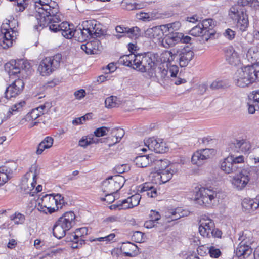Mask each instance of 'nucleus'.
<instances>
[{
  "label": "nucleus",
  "instance_id": "nucleus-1",
  "mask_svg": "<svg viewBox=\"0 0 259 259\" xmlns=\"http://www.w3.org/2000/svg\"><path fill=\"white\" fill-rule=\"evenodd\" d=\"M35 9L37 13L35 16L37 24L34 28L38 30L39 27L49 26V29L54 32H61L65 38L70 37V24L63 22L60 24L61 17L58 14V5L53 2L52 5L42 2L41 0H34Z\"/></svg>",
  "mask_w": 259,
  "mask_h": 259
},
{
  "label": "nucleus",
  "instance_id": "nucleus-2",
  "mask_svg": "<svg viewBox=\"0 0 259 259\" xmlns=\"http://www.w3.org/2000/svg\"><path fill=\"white\" fill-rule=\"evenodd\" d=\"M71 36L67 39L75 37L79 42H83L90 39L99 37L104 34L101 24L95 20H89L82 22L78 28L74 30V26L70 24Z\"/></svg>",
  "mask_w": 259,
  "mask_h": 259
},
{
  "label": "nucleus",
  "instance_id": "nucleus-3",
  "mask_svg": "<svg viewBox=\"0 0 259 259\" xmlns=\"http://www.w3.org/2000/svg\"><path fill=\"white\" fill-rule=\"evenodd\" d=\"M235 84L240 88L248 87L259 81V66H243L233 76Z\"/></svg>",
  "mask_w": 259,
  "mask_h": 259
},
{
  "label": "nucleus",
  "instance_id": "nucleus-4",
  "mask_svg": "<svg viewBox=\"0 0 259 259\" xmlns=\"http://www.w3.org/2000/svg\"><path fill=\"white\" fill-rule=\"evenodd\" d=\"M158 54L150 52L138 54L137 55L130 54L123 55L118 60V65H158Z\"/></svg>",
  "mask_w": 259,
  "mask_h": 259
},
{
  "label": "nucleus",
  "instance_id": "nucleus-5",
  "mask_svg": "<svg viewBox=\"0 0 259 259\" xmlns=\"http://www.w3.org/2000/svg\"><path fill=\"white\" fill-rule=\"evenodd\" d=\"M230 19L237 22V26L242 32L246 31L249 26L248 15L246 9L239 5L232 6L229 11Z\"/></svg>",
  "mask_w": 259,
  "mask_h": 259
},
{
  "label": "nucleus",
  "instance_id": "nucleus-6",
  "mask_svg": "<svg viewBox=\"0 0 259 259\" xmlns=\"http://www.w3.org/2000/svg\"><path fill=\"white\" fill-rule=\"evenodd\" d=\"M217 195V193L212 190L201 188L196 192L195 200L200 205L211 208L217 204L218 202Z\"/></svg>",
  "mask_w": 259,
  "mask_h": 259
},
{
  "label": "nucleus",
  "instance_id": "nucleus-7",
  "mask_svg": "<svg viewBox=\"0 0 259 259\" xmlns=\"http://www.w3.org/2000/svg\"><path fill=\"white\" fill-rule=\"evenodd\" d=\"M229 153V156L223 159L220 165L221 169L228 174L234 173L238 170L241 167V165L244 162L243 156H237L231 152Z\"/></svg>",
  "mask_w": 259,
  "mask_h": 259
},
{
  "label": "nucleus",
  "instance_id": "nucleus-8",
  "mask_svg": "<svg viewBox=\"0 0 259 259\" xmlns=\"http://www.w3.org/2000/svg\"><path fill=\"white\" fill-rule=\"evenodd\" d=\"M40 174V169L36 163L31 165L29 171L27 172L22 179L21 188L26 193L35 188L37 182V178Z\"/></svg>",
  "mask_w": 259,
  "mask_h": 259
},
{
  "label": "nucleus",
  "instance_id": "nucleus-9",
  "mask_svg": "<svg viewBox=\"0 0 259 259\" xmlns=\"http://www.w3.org/2000/svg\"><path fill=\"white\" fill-rule=\"evenodd\" d=\"M125 179L121 175L110 176L102 183V190L104 193L115 194L123 186Z\"/></svg>",
  "mask_w": 259,
  "mask_h": 259
},
{
  "label": "nucleus",
  "instance_id": "nucleus-10",
  "mask_svg": "<svg viewBox=\"0 0 259 259\" xmlns=\"http://www.w3.org/2000/svg\"><path fill=\"white\" fill-rule=\"evenodd\" d=\"M250 142L244 139H234L228 143L227 151L236 155L238 153H248L251 150Z\"/></svg>",
  "mask_w": 259,
  "mask_h": 259
},
{
  "label": "nucleus",
  "instance_id": "nucleus-11",
  "mask_svg": "<svg viewBox=\"0 0 259 259\" xmlns=\"http://www.w3.org/2000/svg\"><path fill=\"white\" fill-rule=\"evenodd\" d=\"M55 203L53 198V194H45L41 198H38L37 201V209L38 211L47 214L48 212L51 214L56 211L55 207L52 206Z\"/></svg>",
  "mask_w": 259,
  "mask_h": 259
},
{
  "label": "nucleus",
  "instance_id": "nucleus-12",
  "mask_svg": "<svg viewBox=\"0 0 259 259\" xmlns=\"http://www.w3.org/2000/svg\"><path fill=\"white\" fill-rule=\"evenodd\" d=\"M253 168H243L239 174L233 177L232 184L238 190H242L247 184L250 180L251 169Z\"/></svg>",
  "mask_w": 259,
  "mask_h": 259
},
{
  "label": "nucleus",
  "instance_id": "nucleus-13",
  "mask_svg": "<svg viewBox=\"0 0 259 259\" xmlns=\"http://www.w3.org/2000/svg\"><path fill=\"white\" fill-rule=\"evenodd\" d=\"M240 236L239 240H241L238 247L235 250L236 255L239 259H245L249 256L252 253V248L250 246L252 241L248 242L246 239H243Z\"/></svg>",
  "mask_w": 259,
  "mask_h": 259
},
{
  "label": "nucleus",
  "instance_id": "nucleus-14",
  "mask_svg": "<svg viewBox=\"0 0 259 259\" xmlns=\"http://www.w3.org/2000/svg\"><path fill=\"white\" fill-rule=\"evenodd\" d=\"M24 87L23 80L16 79L8 87L5 92V98L8 100L12 97H15L21 94Z\"/></svg>",
  "mask_w": 259,
  "mask_h": 259
},
{
  "label": "nucleus",
  "instance_id": "nucleus-15",
  "mask_svg": "<svg viewBox=\"0 0 259 259\" xmlns=\"http://www.w3.org/2000/svg\"><path fill=\"white\" fill-rule=\"evenodd\" d=\"M214 227L213 221L208 216H202L199 221V231L204 237L210 238V232Z\"/></svg>",
  "mask_w": 259,
  "mask_h": 259
},
{
  "label": "nucleus",
  "instance_id": "nucleus-16",
  "mask_svg": "<svg viewBox=\"0 0 259 259\" xmlns=\"http://www.w3.org/2000/svg\"><path fill=\"white\" fill-rule=\"evenodd\" d=\"M145 144L149 149L157 153H165L168 150L164 142L161 139H156L154 137H151L147 139Z\"/></svg>",
  "mask_w": 259,
  "mask_h": 259
},
{
  "label": "nucleus",
  "instance_id": "nucleus-17",
  "mask_svg": "<svg viewBox=\"0 0 259 259\" xmlns=\"http://www.w3.org/2000/svg\"><path fill=\"white\" fill-rule=\"evenodd\" d=\"M213 151L212 149H203L196 151L192 156V163L198 166L202 165L205 160L210 158Z\"/></svg>",
  "mask_w": 259,
  "mask_h": 259
},
{
  "label": "nucleus",
  "instance_id": "nucleus-18",
  "mask_svg": "<svg viewBox=\"0 0 259 259\" xmlns=\"http://www.w3.org/2000/svg\"><path fill=\"white\" fill-rule=\"evenodd\" d=\"M75 215L72 211L64 213L56 222L63 227L67 231L69 230L75 224Z\"/></svg>",
  "mask_w": 259,
  "mask_h": 259
},
{
  "label": "nucleus",
  "instance_id": "nucleus-19",
  "mask_svg": "<svg viewBox=\"0 0 259 259\" xmlns=\"http://www.w3.org/2000/svg\"><path fill=\"white\" fill-rule=\"evenodd\" d=\"M180 36L179 32H169L168 33L165 34L160 41L161 45L165 48L172 47L180 42Z\"/></svg>",
  "mask_w": 259,
  "mask_h": 259
},
{
  "label": "nucleus",
  "instance_id": "nucleus-20",
  "mask_svg": "<svg viewBox=\"0 0 259 259\" xmlns=\"http://www.w3.org/2000/svg\"><path fill=\"white\" fill-rule=\"evenodd\" d=\"M1 31L3 37L0 40V45L3 49H6L12 46L13 41L16 38V34H12L11 31L4 26H1Z\"/></svg>",
  "mask_w": 259,
  "mask_h": 259
},
{
  "label": "nucleus",
  "instance_id": "nucleus-21",
  "mask_svg": "<svg viewBox=\"0 0 259 259\" xmlns=\"http://www.w3.org/2000/svg\"><path fill=\"white\" fill-rule=\"evenodd\" d=\"M166 66V68L164 67V66H158L157 67V71L156 74V78L161 79L162 80L165 79L166 78H168L167 76L168 70H169L170 76L172 77H176L179 72L178 66Z\"/></svg>",
  "mask_w": 259,
  "mask_h": 259
},
{
  "label": "nucleus",
  "instance_id": "nucleus-22",
  "mask_svg": "<svg viewBox=\"0 0 259 259\" xmlns=\"http://www.w3.org/2000/svg\"><path fill=\"white\" fill-rule=\"evenodd\" d=\"M165 28L164 25L149 28L145 31V36L150 38L162 39L166 33Z\"/></svg>",
  "mask_w": 259,
  "mask_h": 259
},
{
  "label": "nucleus",
  "instance_id": "nucleus-23",
  "mask_svg": "<svg viewBox=\"0 0 259 259\" xmlns=\"http://www.w3.org/2000/svg\"><path fill=\"white\" fill-rule=\"evenodd\" d=\"M248 110L250 114H253L259 110V90L254 91L248 96Z\"/></svg>",
  "mask_w": 259,
  "mask_h": 259
},
{
  "label": "nucleus",
  "instance_id": "nucleus-24",
  "mask_svg": "<svg viewBox=\"0 0 259 259\" xmlns=\"http://www.w3.org/2000/svg\"><path fill=\"white\" fill-rule=\"evenodd\" d=\"M204 31L205 39L208 40L209 38L214 36L215 32L213 30L214 27V21L212 19H205L200 23Z\"/></svg>",
  "mask_w": 259,
  "mask_h": 259
},
{
  "label": "nucleus",
  "instance_id": "nucleus-25",
  "mask_svg": "<svg viewBox=\"0 0 259 259\" xmlns=\"http://www.w3.org/2000/svg\"><path fill=\"white\" fill-rule=\"evenodd\" d=\"M120 249L125 256L134 257L139 253L138 246L130 242L123 243Z\"/></svg>",
  "mask_w": 259,
  "mask_h": 259
},
{
  "label": "nucleus",
  "instance_id": "nucleus-26",
  "mask_svg": "<svg viewBox=\"0 0 259 259\" xmlns=\"http://www.w3.org/2000/svg\"><path fill=\"white\" fill-rule=\"evenodd\" d=\"M138 191L140 193H146L149 197L155 198L157 196V189L154 185L150 182H146L139 186Z\"/></svg>",
  "mask_w": 259,
  "mask_h": 259
},
{
  "label": "nucleus",
  "instance_id": "nucleus-27",
  "mask_svg": "<svg viewBox=\"0 0 259 259\" xmlns=\"http://www.w3.org/2000/svg\"><path fill=\"white\" fill-rule=\"evenodd\" d=\"M116 31L119 33H123L127 35L131 38H137L140 35V29L138 27L132 28L125 27L121 26H116Z\"/></svg>",
  "mask_w": 259,
  "mask_h": 259
},
{
  "label": "nucleus",
  "instance_id": "nucleus-28",
  "mask_svg": "<svg viewBox=\"0 0 259 259\" xmlns=\"http://www.w3.org/2000/svg\"><path fill=\"white\" fill-rule=\"evenodd\" d=\"M153 160H154V155L153 154H149L136 157L134 162L135 164L139 167H146L152 163Z\"/></svg>",
  "mask_w": 259,
  "mask_h": 259
},
{
  "label": "nucleus",
  "instance_id": "nucleus-29",
  "mask_svg": "<svg viewBox=\"0 0 259 259\" xmlns=\"http://www.w3.org/2000/svg\"><path fill=\"white\" fill-rule=\"evenodd\" d=\"M141 72H146L150 77H156L157 67L158 66H128Z\"/></svg>",
  "mask_w": 259,
  "mask_h": 259
},
{
  "label": "nucleus",
  "instance_id": "nucleus-30",
  "mask_svg": "<svg viewBox=\"0 0 259 259\" xmlns=\"http://www.w3.org/2000/svg\"><path fill=\"white\" fill-rule=\"evenodd\" d=\"M63 63L62 55L57 53L53 56L45 57L41 60L39 65H58Z\"/></svg>",
  "mask_w": 259,
  "mask_h": 259
},
{
  "label": "nucleus",
  "instance_id": "nucleus-31",
  "mask_svg": "<svg viewBox=\"0 0 259 259\" xmlns=\"http://www.w3.org/2000/svg\"><path fill=\"white\" fill-rule=\"evenodd\" d=\"M242 206L243 210L246 213H251L259 207L256 201L248 198H245L243 200Z\"/></svg>",
  "mask_w": 259,
  "mask_h": 259
},
{
  "label": "nucleus",
  "instance_id": "nucleus-32",
  "mask_svg": "<svg viewBox=\"0 0 259 259\" xmlns=\"http://www.w3.org/2000/svg\"><path fill=\"white\" fill-rule=\"evenodd\" d=\"M193 56L194 53L188 46H187L186 48L184 47L180 54V62H183L184 64H188L192 60Z\"/></svg>",
  "mask_w": 259,
  "mask_h": 259
},
{
  "label": "nucleus",
  "instance_id": "nucleus-33",
  "mask_svg": "<svg viewBox=\"0 0 259 259\" xmlns=\"http://www.w3.org/2000/svg\"><path fill=\"white\" fill-rule=\"evenodd\" d=\"M54 140L52 137H47L38 145L36 150L38 155L41 154L46 149H49L52 147Z\"/></svg>",
  "mask_w": 259,
  "mask_h": 259
},
{
  "label": "nucleus",
  "instance_id": "nucleus-34",
  "mask_svg": "<svg viewBox=\"0 0 259 259\" xmlns=\"http://www.w3.org/2000/svg\"><path fill=\"white\" fill-rule=\"evenodd\" d=\"M97 43L94 41L87 42L86 44L81 45V49L87 54H97L98 50L96 46Z\"/></svg>",
  "mask_w": 259,
  "mask_h": 259
},
{
  "label": "nucleus",
  "instance_id": "nucleus-35",
  "mask_svg": "<svg viewBox=\"0 0 259 259\" xmlns=\"http://www.w3.org/2000/svg\"><path fill=\"white\" fill-rule=\"evenodd\" d=\"M69 239L67 237L68 241L72 242L71 247L73 249H77L81 247L85 243V241L82 238H79L78 235L75 233L69 235Z\"/></svg>",
  "mask_w": 259,
  "mask_h": 259
},
{
  "label": "nucleus",
  "instance_id": "nucleus-36",
  "mask_svg": "<svg viewBox=\"0 0 259 259\" xmlns=\"http://www.w3.org/2000/svg\"><path fill=\"white\" fill-rule=\"evenodd\" d=\"M152 163L155 165V169H157L159 172L169 168L168 167L169 162L166 159L163 160L158 159H156L154 157V160H152Z\"/></svg>",
  "mask_w": 259,
  "mask_h": 259
},
{
  "label": "nucleus",
  "instance_id": "nucleus-37",
  "mask_svg": "<svg viewBox=\"0 0 259 259\" xmlns=\"http://www.w3.org/2000/svg\"><path fill=\"white\" fill-rule=\"evenodd\" d=\"M122 103V101L116 96H111L105 99V107L108 108H112L118 107Z\"/></svg>",
  "mask_w": 259,
  "mask_h": 259
},
{
  "label": "nucleus",
  "instance_id": "nucleus-38",
  "mask_svg": "<svg viewBox=\"0 0 259 259\" xmlns=\"http://www.w3.org/2000/svg\"><path fill=\"white\" fill-rule=\"evenodd\" d=\"M52 231L53 235L58 239H61L65 236L67 231L66 229L56 222L53 227Z\"/></svg>",
  "mask_w": 259,
  "mask_h": 259
},
{
  "label": "nucleus",
  "instance_id": "nucleus-39",
  "mask_svg": "<svg viewBox=\"0 0 259 259\" xmlns=\"http://www.w3.org/2000/svg\"><path fill=\"white\" fill-rule=\"evenodd\" d=\"M175 172L176 171L174 169H172L171 167L158 172V174L160 175L161 182L162 183H165L169 181L172 178V176Z\"/></svg>",
  "mask_w": 259,
  "mask_h": 259
},
{
  "label": "nucleus",
  "instance_id": "nucleus-40",
  "mask_svg": "<svg viewBox=\"0 0 259 259\" xmlns=\"http://www.w3.org/2000/svg\"><path fill=\"white\" fill-rule=\"evenodd\" d=\"M141 199V196L138 193L128 197L127 199H125L127 202V206H129V208H132L137 206L139 204Z\"/></svg>",
  "mask_w": 259,
  "mask_h": 259
},
{
  "label": "nucleus",
  "instance_id": "nucleus-41",
  "mask_svg": "<svg viewBox=\"0 0 259 259\" xmlns=\"http://www.w3.org/2000/svg\"><path fill=\"white\" fill-rule=\"evenodd\" d=\"M55 66H38L37 71L42 76H48L56 69Z\"/></svg>",
  "mask_w": 259,
  "mask_h": 259
},
{
  "label": "nucleus",
  "instance_id": "nucleus-42",
  "mask_svg": "<svg viewBox=\"0 0 259 259\" xmlns=\"http://www.w3.org/2000/svg\"><path fill=\"white\" fill-rule=\"evenodd\" d=\"M9 171L6 167H0V186L6 183L11 178Z\"/></svg>",
  "mask_w": 259,
  "mask_h": 259
},
{
  "label": "nucleus",
  "instance_id": "nucleus-43",
  "mask_svg": "<svg viewBox=\"0 0 259 259\" xmlns=\"http://www.w3.org/2000/svg\"><path fill=\"white\" fill-rule=\"evenodd\" d=\"M44 113L42 111H38L37 109H33L31 112L28 113L25 117V121H29L31 120H34L38 118L41 115H43Z\"/></svg>",
  "mask_w": 259,
  "mask_h": 259
},
{
  "label": "nucleus",
  "instance_id": "nucleus-44",
  "mask_svg": "<svg viewBox=\"0 0 259 259\" xmlns=\"http://www.w3.org/2000/svg\"><path fill=\"white\" fill-rule=\"evenodd\" d=\"M166 216L167 218H170L171 220H177L184 216L182 212L180 211V209H176L175 210H170L167 212Z\"/></svg>",
  "mask_w": 259,
  "mask_h": 259
},
{
  "label": "nucleus",
  "instance_id": "nucleus-45",
  "mask_svg": "<svg viewBox=\"0 0 259 259\" xmlns=\"http://www.w3.org/2000/svg\"><path fill=\"white\" fill-rule=\"evenodd\" d=\"M26 103L24 101H22L18 103H16L12 106V107L9 109L7 114V118L10 117L14 112L18 111L21 108L24 106Z\"/></svg>",
  "mask_w": 259,
  "mask_h": 259
},
{
  "label": "nucleus",
  "instance_id": "nucleus-46",
  "mask_svg": "<svg viewBox=\"0 0 259 259\" xmlns=\"http://www.w3.org/2000/svg\"><path fill=\"white\" fill-rule=\"evenodd\" d=\"M248 154V158L253 162L254 164L259 162V148H253Z\"/></svg>",
  "mask_w": 259,
  "mask_h": 259
},
{
  "label": "nucleus",
  "instance_id": "nucleus-47",
  "mask_svg": "<svg viewBox=\"0 0 259 259\" xmlns=\"http://www.w3.org/2000/svg\"><path fill=\"white\" fill-rule=\"evenodd\" d=\"M200 24H198L197 26L193 27L190 31V34L194 36H203L205 37L204 31L202 27H201Z\"/></svg>",
  "mask_w": 259,
  "mask_h": 259
},
{
  "label": "nucleus",
  "instance_id": "nucleus-48",
  "mask_svg": "<svg viewBox=\"0 0 259 259\" xmlns=\"http://www.w3.org/2000/svg\"><path fill=\"white\" fill-rule=\"evenodd\" d=\"M229 86V82L226 80H217L211 84V88L213 89L225 88Z\"/></svg>",
  "mask_w": 259,
  "mask_h": 259
},
{
  "label": "nucleus",
  "instance_id": "nucleus-49",
  "mask_svg": "<svg viewBox=\"0 0 259 259\" xmlns=\"http://www.w3.org/2000/svg\"><path fill=\"white\" fill-rule=\"evenodd\" d=\"M53 198L55 201V203L54 204L56 205L57 208L56 210H58L59 208L61 209L64 203V197L60 194H57L56 195L53 194Z\"/></svg>",
  "mask_w": 259,
  "mask_h": 259
},
{
  "label": "nucleus",
  "instance_id": "nucleus-50",
  "mask_svg": "<svg viewBox=\"0 0 259 259\" xmlns=\"http://www.w3.org/2000/svg\"><path fill=\"white\" fill-rule=\"evenodd\" d=\"M5 65H30V63L25 58L11 59Z\"/></svg>",
  "mask_w": 259,
  "mask_h": 259
},
{
  "label": "nucleus",
  "instance_id": "nucleus-51",
  "mask_svg": "<svg viewBox=\"0 0 259 259\" xmlns=\"http://www.w3.org/2000/svg\"><path fill=\"white\" fill-rule=\"evenodd\" d=\"M165 26V31L168 32H173V31L178 30L181 27V23L179 21H176L174 23H168L164 25Z\"/></svg>",
  "mask_w": 259,
  "mask_h": 259
},
{
  "label": "nucleus",
  "instance_id": "nucleus-52",
  "mask_svg": "<svg viewBox=\"0 0 259 259\" xmlns=\"http://www.w3.org/2000/svg\"><path fill=\"white\" fill-rule=\"evenodd\" d=\"M134 5V2H132L131 0H123L121 2V8L128 11L135 10Z\"/></svg>",
  "mask_w": 259,
  "mask_h": 259
},
{
  "label": "nucleus",
  "instance_id": "nucleus-53",
  "mask_svg": "<svg viewBox=\"0 0 259 259\" xmlns=\"http://www.w3.org/2000/svg\"><path fill=\"white\" fill-rule=\"evenodd\" d=\"M18 26V22L16 20L13 19V21H10L9 20V23H6V24H3L1 26H4L6 28L10 30L12 34H16V31L14 29L15 28V25Z\"/></svg>",
  "mask_w": 259,
  "mask_h": 259
},
{
  "label": "nucleus",
  "instance_id": "nucleus-54",
  "mask_svg": "<svg viewBox=\"0 0 259 259\" xmlns=\"http://www.w3.org/2000/svg\"><path fill=\"white\" fill-rule=\"evenodd\" d=\"M5 67V70L8 72L9 75L11 76L15 75L20 72V68L17 66H7Z\"/></svg>",
  "mask_w": 259,
  "mask_h": 259
},
{
  "label": "nucleus",
  "instance_id": "nucleus-55",
  "mask_svg": "<svg viewBox=\"0 0 259 259\" xmlns=\"http://www.w3.org/2000/svg\"><path fill=\"white\" fill-rule=\"evenodd\" d=\"M115 237V235L114 233H111L107 236L102 237L96 238L93 239H90L91 242L92 241H100V242H108L113 240V239Z\"/></svg>",
  "mask_w": 259,
  "mask_h": 259
},
{
  "label": "nucleus",
  "instance_id": "nucleus-56",
  "mask_svg": "<svg viewBox=\"0 0 259 259\" xmlns=\"http://www.w3.org/2000/svg\"><path fill=\"white\" fill-rule=\"evenodd\" d=\"M12 219L14 220L15 224H22L24 222L25 217L20 213H15Z\"/></svg>",
  "mask_w": 259,
  "mask_h": 259
},
{
  "label": "nucleus",
  "instance_id": "nucleus-57",
  "mask_svg": "<svg viewBox=\"0 0 259 259\" xmlns=\"http://www.w3.org/2000/svg\"><path fill=\"white\" fill-rule=\"evenodd\" d=\"M210 256L213 258H218L221 254L219 249L216 248L214 246H211L208 250Z\"/></svg>",
  "mask_w": 259,
  "mask_h": 259
},
{
  "label": "nucleus",
  "instance_id": "nucleus-58",
  "mask_svg": "<svg viewBox=\"0 0 259 259\" xmlns=\"http://www.w3.org/2000/svg\"><path fill=\"white\" fill-rule=\"evenodd\" d=\"M143 234L140 231H135L132 236L133 241L136 242L140 243L143 240Z\"/></svg>",
  "mask_w": 259,
  "mask_h": 259
},
{
  "label": "nucleus",
  "instance_id": "nucleus-59",
  "mask_svg": "<svg viewBox=\"0 0 259 259\" xmlns=\"http://www.w3.org/2000/svg\"><path fill=\"white\" fill-rule=\"evenodd\" d=\"M108 131L107 127L105 126L100 127L94 131V135L97 137L104 136L106 135V131Z\"/></svg>",
  "mask_w": 259,
  "mask_h": 259
},
{
  "label": "nucleus",
  "instance_id": "nucleus-60",
  "mask_svg": "<svg viewBox=\"0 0 259 259\" xmlns=\"http://www.w3.org/2000/svg\"><path fill=\"white\" fill-rule=\"evenodd\" d=\"M15 5L18 7L16 8V10L19 12H22L26 8L25 6V0H15Z\"/></svg>",
  "mask_w": 259,
  "mask_h": 259
},
{
  "label": "nucleus",
  "instance_id": "nucleus-61",
  "mask_svg": "<svg viewBox=\"0 0 259 259\" xmlns=\"http://www.w3.org/2000/svg\"><path fill=\"white\" fill-rule=\"evenodd\" d=\"M115 131H117V133L115 136L116 140L115 143H116L120 142L122 138L123 137L125 133L123 129L121 128H114L113 130V132H114Z\"/></svg>",
  "mask_w": 259,
  "mask_h": 259
},
{
  "label": "nucleus",
  "instance_id": "nucleus-62",
  "mask_svg": "<svg viewBox=\"0 0 259 259\" xmlns=\"http://www.w3.org/2000/svg\"><path fill=\"white\" fill-rule=\"evenodd\" d=\"M117 68V66H104L102 70L105 74H108L114 72Z\"/></svg>",
  "mask_w": 259,
  "mask_h": 259
},
{
  "label": "nucleus",
  "instance_id": "nucleus-63",
  "mask_svg": "<svg viewBox=\"0 0 259 259\" xmlns=\"http://www.w3.org/2000/svg\"><path fill=\"white\" fill-rule=\"evenodd\" d=\"M106 198H102V201H106L108 203H111L115 200L114 194H109V193H105Z\"/></svg>",
  "mask_w": 259,
  "mask_h": 259
},
{
  "label": "nucleus",
  "instance_id": "nucleus-64",
  "mask_svg": "<svg viewBox=\"0 0 259 259\" xmlns=\"http://www.w3.org/2000/svg\"><path fill=\"white\" fill-rule=\"evenodd\" d=\"M224 35L228 39L232 40L235 36V32L232 29L228 28L226 30Z\"/></svg>",
  "mask_w": 259,
  "mask_h": 259
}]
</instances>
